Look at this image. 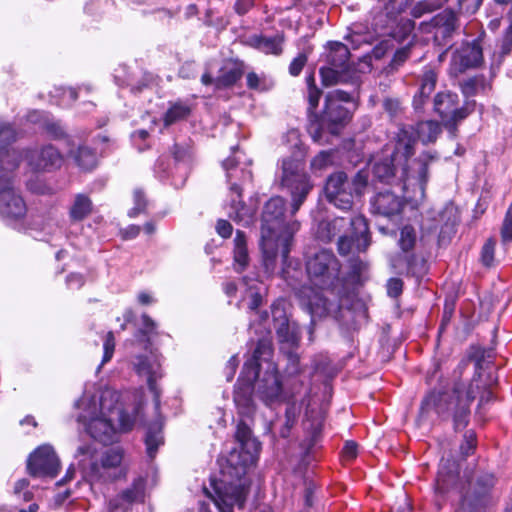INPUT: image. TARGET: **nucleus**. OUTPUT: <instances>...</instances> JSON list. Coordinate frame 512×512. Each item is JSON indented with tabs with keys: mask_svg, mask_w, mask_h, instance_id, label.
I'll return each instance as SVG.
<instances>
[{
	"mask_svg": "<svg viewBox=\"0 0 512 512\" xmlns=\"http://www.w3.org/2000/svg\"><path fill=\"white\" fill-rule=\"evenodd\" d=\"M441 133V127L436 121H422L416 126H405L399 129L396 135L395 155L396 159L403 163L415 154V145L417 139L423 144H429L436 141Z\"/></svg>",
	"mask_w": 512,
	"mask_h": 512,
	"instance_id": "obj_8",
	"label": "nucleus"
},
{
	"mask_svg": "<svg viewBox=\"0 0 512 512\" xmlns=\"http://www.w3.org/2000/svg\"><path fill=\"white\" fill-rule=\"evenodd\" d=\"M476 447V438L472 432L465 434L464 443L460 446L461 454L466 457L473 453Z\"/></svg>",
	"mask_w": 512,
	"mask_h": 512,
	"instance_id": "obj_55",
	"label": "nucleus"
},
{
	"mask_svg": "<svg viewBox=\"0 0 512 512\" xmlns=\"http://www.w3.org/2000/svg\"><path fill=\"white\" fill-rule=\"evenodd\" d=\"M126 474L123 465V451L120 448L106 450L97 465L93 466V479L113 481Z\"/></svg>",
	"mask_w": 512,
	"mask_h": 512,
	"instance_id": "obj_19",
	"label": "nucleus"
},
{
	"mask_svg": "<svg viewBox=\"0 0 512 512\" xmlns=\"http://www.w3.org/2000/svg\"><path fill=\"white\" fill-rule=\"evenodd\" d=\"M143 496V488L140 484H133L131 487L124 490L119 496L110 500L109 509L110 512H116V510L124 503L131 504L135 501L141 500Z\"/></svg>",
	"mask_w": 512,
	"mask_h": 512,
	"instance_id": "obj_35",
	"label": "nucleus"
},
{
	"mask_svg": "<svg viewBox=\"0 0 512 512\" xmlns=\"http://www.w3.org/2000/svg\"><path fill=\"white\" fill-rule=\"evenodd\" d=\"M256 394L266 406H274L285 401L281 376L272 364L256 384Z\"/></svg>",
	"mask_w": 512,
	"mask_h": 512,
	"instance_id": "obj_18",
	"label": "nucleus"
},
{
	"mask_svg": "<svg viewBox=\"0 0 512 512\" xmlns=\"http://www.w3.org/2000/svg\"><path fill=\"white\" fill-rule=\"evenodd\" d=\"M93 211V202L86 194H76L69 207V219L71 222H80L87 218Z\"/></svg>",
	"mask_w": 512,
	"mask_h": 512,
	"instance_id": "obj_30",
	"label": "nucleus"
},
{
	"mask_svg": "<svg viewBox=\"0 0 512 512\" xmlns=\"http://www.w3.org/2000/svg\"><path fill=\"white\" fill-rule=\"evenodd\" d=\"M349 220L343 217H337L331 221H321L317 228V237L324 241H331L342 231H347Z\"/></svg>",
	"mask_w": 512,
	"mask_h": 512,
	"instance_id": "obj_31",
	"label": "nucleus"
},
{
	"mask_svg": "<svg viewBox=\"0 0 512 512\" xmlns=\"http://www.w3.org/2000/svg\"><path fill=\"white\" fill-rule=\"evenodd\" d=\"M349 265L353 277L360 278L362 273L367 269V264L359 258H351Z\"/></svg>",
	"mask_w": 512,
	"mask_h": 512,
	"instance_id": "obj_60",
	"label": "nucleus"
},
{
	"mask_svg": "<svg viewBox=\"0 0 512 512\" xmlns=\"http://www.w3.org/2000/svg\"><path fill=\"white\" fill-rule=\"evenodd\" d=\"M146 208V200L141 190L134 191V207L129 211L130 217H135L139 213L144 212Z\"/></svg>",
	"mask_w": 512,
	"mask_h": 512,
	"instance_id": "obj_50",
	"label": "nucleus"
},
{
	"mask_svg": "<svg viewBox=\"0 0 512 512\" xmlns=\"http://www.w3.org/2000/svg\"><path fill=\"white\" fill-rule=\"evenodd\" d=\"M501 236L503 241H511L512 240V203L506 213L502 230H501Z\"/></svg>",
	"mask_w": 512,
	"mask_h": 512,
	"instance_id": "obj_53",
	"label": "nucleus"
},
{
	"mask_svg": "<svg viewBox=\"0 0 512 512\" xmlns=\"http://www.w3.org/2000/svg\"><path fill=\"white\" fill-rule=\"evenodd\" d=\"M446 1L447 0H421L413 6L411 14L415 18H420L424 14L432 13L441 8Z\"/></svg>",
	"mask_w": 512,
	"mask_h": 512,
	"instance_id": "obj_43",
	"label": "nucleus"
},
{
	"mask_svg": "<svg viewBox=\"0 0 512 512\" xmlns=\"http://www.w3.org/2000/svg\"><path fill=\"white\" fill-rule=\"evenodd\" d=\"M404 206L403 197L389 189L377 192L370 199L371 213L388 219L400 215Z\"/></svg>",
	"mask_w": 512,
	"mask_h": 512,
	"instance_id": "obj_21",
	"label": "nucleus"
},
{
	"mask_svg": "<svg viewBox=\"0 0 512 512\" xmlns=\"http://www.w3.org/2000/svg\"><path fill=\"white\" fill-rule=\"evenodd\" d=\"M437 79L438 74L434 69L430 67H426L424 69L420 80L419 90L415 94L413 99V105L415 109L421 108L424 105L425 101L428 100L430 95L435 90Z\"/></svg>",
	"mask_w": 512,
	"mask_h": 512,
	"instance_id": "obj_27",
	"label": "nucleus"
},
{
	"mask_svg": "<svg viewBox=\"0 0 512 512\" xmlns=\"http://www.w3.org/2000/svg\"><path fill=\"white\" fill-rule=\"evenodd\" d=\"M403 290V281L400 278H391L387 282V293L390 297H398Z\"/></svg>",
	"mask_w": 512,
	"mask_h": 512,
	"instance_id": "obj_57",
	"label": "nucleus"
},
{
	"mask_svg": "<svg viewBox=\"0 0 512 512\" xmlns=\"http://www.w3.org/2000/svg\"><path fill=\"white\" fill-rule=\"evenodd\" d=\"M216 231L221 237L229 238L232 234L233 228L227 220L220 219L217 222Z\"/></svg>",
	"mask_w": 512,
	"mask_h": 512,
	"instance_id": "obj_62",
	"label": "nucleus"
},
{
	"mask_svg": "<svg viewBox=\"0 0 512 512\" xmlns=\"http://www.w3.org/2000/svg\"><path fill=\"white\" fill-rule=\"evenodd\" d=\"M408 161L406 159L403 163H400L396 159L395 150L391 154L390 158H384L375 163L373 173L376 178L380 181L390 183L392 179L397 178L403 183L402 190L408 189L409 173H408Z\"/></svg>",
	"mask_w": 512,
	"mask_h": 512,
	"instance_id": "obj_20",
	"label": "nucleus"
},
{
	"mask_svg": "<svg viewBox=\"0 0 512 512\" xmlns=\"http://www.w3.org/2000/svg\"><path fill=\"white\" fill-rule=\"evenodd\" d=\"M465 481L459 483V467L453 459L440 462L435 491L444 496L459 487L461 501L456 512H481L489 503L490 491L494 486V477L482 471H466Z\"/></svg>",
	"mask_w": 512,
	"mask_h": 512,
	"instance_id": "obj_4",
	"label": "nucleus"
},
{
	"mask_svg": "<svg viewBox=\"0 0 512 512\" xmlns=\"http://www.w3.org/2000/svg\"><path fill=\"white\" fill-rule=\"evenodd\" d=\"M257 378V369L252 364H244L241 376L237 380L234 389L233 400L238 414L250 418L256 411L253 399V382Z\"/></svg>",
	"mask_w": 512,
	"mask_h": 512,
	"instance_id": "obj_14",
	"label": "nucleus"
},
{
	"mask_svg": "<svg viewBox=\"0 0 512 512\" xmlns=\"http://www.w3.org/2000/svg\"><path fill=\"white\" fill-rule=\"evenodd\" d=\"M350 51L346 45L341 42H331L326 55V61L329 66H333L342 71L348 72L350 69Z\"/></svg>",
	"mask_w": 512,
	"mask_h": 512,
	"instance_id": "obj_28",
	"label": "nucleus"
},
{
	"mask_svg": "<svg viewBox=\"0 0 512 512\" xmlns=\"http://www.w3.org/2000/svg\"><path fill=\"white\" fill-rule=\"evenodd\" d=\"M241 77V71L238 68H223L220 75L215 79L217 89L226 88L235 84Z\"/></svg>",
	"mask_w": 512,
	"mask_h": 512,
	"instance_id": "obj_42",
	"label": "nucleus"
},
{
	"mask_svg": "<svg viewBox=\"0 0 512 512\" xmlns=\"http://www.w3.org/2000/svg\"><path fill=\"white\" fill-rule=\"evenodd\" d=\"M416 239L417 237L415 229L410 225L404 226L400 231V248L405 252L412 250L415 246Z\"/></svg>",
	"mask_w": 512,
	"mask_h": 512,
	"instance_id": "obj_44",
	"label": "nucleus"
},
{
	"mask_svg": "<svg viewBox=\"0 0 512 512\" xmlns=\"http://www.w3.org/2000/svg\"><path fill=\"white\" fill-rule=\"evenodd\" d=\"M115 349V339L112 332H108L104 341V355L102 364L110 361Z\"/></svg>",
	"mask_w": 512,
	"mask_h": 512,
	"instance_id": "obj_54",
	"label": "nucleus"
},
{
	"mask_svg": "<svg viewBox=\"0 0 512 512\" xmlns=\"http://www.w3.org/2000/svg\"><path fill=\"white\" fill-rule=\"evenodd\" d=\"M281 185L291 193L292 214H295L312 189L309 176L300 161L290 158L282 161Z\"/></svg>",
	"mask_w": 512,
	"mask_h": 512,
	"instance_id": "obj_10",
	"label": "nucleus"
},
{
	"mask_svg": "<svg viewBox=\"0 0 512 512\" xmlns=\"http://www.w3.org/2000/svg\"><path fill=\"white\" fill-rule=\"evenodd\" d=\"M191 113V107L183 101H176L170 104L163 121L165 126H170L178 121L186 119Z\"/></svg>",
	"mask_w": 512,
	"mask_h": 512,
	"instance_id": "obj_36",
	"label": "nucleus"
},
{
	"mask_svg": "<svg viewBox=\"0 0 512 512\" xmlns=\"http://www.w3.org/2000/svg\"><path fill=\"white\" fill-rule=\"evenodd\" d=\"M75 458L78 459L79 467L92 477L93 466L98 463L96 447L92 444L80 445L76 450Z\"/></svg>",
	"mask_w": 512,
	"mask_h": 512,
	"instance_id": "obj_33",
	"label": "nucleus"
},
{
	"mask_svg": "<svg viewBox=\"0 0 512 512\" xmlns=\"http://www.w3.org/2000/svg\"><path fill=\"white\" fill-rule=\"evenodd\" d=\"M223 167L226 170L227 180L231 183V204L229 217L238 224L249 226L253 223L255 218V210L247 207L241 200V188L237 182L233 180H241L243 182L252 179L250 170L238 169L234 159L228 158L223 162Z\"/></svg>",
	"mask_w": 512,
	"mask_h": 512,
	"instance_id": "obj_9",
	"label": "nucleus"
},
{
	"mask_svg": "<svg viewBox=\"0 0 512 512\" xmlns=\"http://www.w3.org/2000/svg\"><path fill=\"white\" fill-rule=\"evenodd\" d=\"M380 11L373 19L376 30H386L393 27L398 16L410 5V0H379Z\"/></svg>",
	"mask_w": 512,
	"mask_h": 512,
	"instance_id": "obj_23",
	"label": "nucleus"
},
{
	"mask_svg": "<svg viewBox=\"0 0 512 512\" xmlns=\"http://www.w3.org/2000/svg\"><path fill=\"white\" fill-rule=\"evenodd\" d=\"M434 159H435L434 155H432V154H430L428 152H425V153H422L418 157V159L416 160V163L419 166L418 178H417V181H418V195L408 196L411 200H413L415 202H418V201H422L424 199L426 184H427L428 178H429V176H428V165Z\"/></svg>",
	"mask_w": 512,
	"mask_h": 512,
	"instance_id": "obj_32",
	"label": "nucleus"
},
{
	"mask_svg": "<svg viewBox=\"0 0 512 512\" xmlns=\"http://www.w3.org/2000/svg\"><path fill=\"white\" fill-rule=\"evenodd\" d=\"M350 100V94L345 91L329 92L325 97V107L319 120V127L328 130L331 134H337L350 118L349 111L342 105Z\"/></svg>",
	"mask_w": 512,
	"mask_h": 512,
	"instance_id": "obj_11",
	"label": "nucleus"
},
{
	"mask_svg": "<svg viewBox=\"0 0 512 512\" xmlns=\"http://www.w3.org/2000/svg\"><path fill=\"white\" fill-rule=\"evenodd\" d=\"M321 95H322V92L319 88H311L308 90L307 99H308V103H309V108H308L309 113H311V114L315 113V110L319 104Z\"/></svg>",
	"mask_w": 512,
	"mask_h": 512,
	"instance_id": "obj_59",
	"label": "nucleus"
},
{
	"mask_svg": "<svg viewBox=\"0 0 512 512\" xmlns=\"http://www.w3.org/2000/svg\"><path fill=\"white\" fill-rule=\"evenodd\" d=\"M410 56V48L408 46L402 47L398 49L390 64L386 68L387 73H393L395 72L401 65H403L404 62L409 58Z\"/></svg>",
	"mask_w": 512,
	"mask_h": 512,
	"instance_id": "obj_45",
	"label": "nucleus"
},
{
	"mask_svg": "<svg viewBox=\"0 0 512 512\" xmlns=\"http://www.w3.org/2000/svg\"><path fill=\"white\" fill-rule=\"evenodd\" d=\"M479 390L477 379L469 384L455 381L450 390L430 392L421 402L420 415L424 417L433 410L442 419L452 416L455 430L463 429L468 424L470 404Z\"/></svg>",
	"mask_w": 512,
	"mask_h": 512,
	"instance_id": "obj_6",
	"label": "nucleus"
},
{
	"mask_svg": "<svg viewBox=\"0 0 512 512\" xmlns=\"http://www.w3.org/2000/svg\"><path fill=\"white\" fill-rule=\"evenodd\" d=\"M383 109L390 117H395L401 111L400 102L397 99L385 98L383 101Z\"/></svg>",
	"mask_w": 512,
	"mask_h": 512,
	"instance_id": "obj_58",
	"label": "nucleus"
},
{
	"mask_svg": "<svg viewBox=\"0 0 512 512\" xmlns=\"http://www.w3.org/2000/svg\"><path fill=\"white\" fill-rule=\"evenodd\" d=\"M333 154L329 151H321L311 161V167L315 170H322L332 165Z\"/></svg>",
	"mask_w": 512,
	"mask_h": 512,
	"instance_id": "obj_47",
	"label": "nucleus"
},
{
	"mask_svg": "<svg viewBox=\"0 0 512 512\" xmlns=\"http://www.w3.org/2000/svg\"><path fill=\"white\" fill-rule=\"evenodd\" d=\"M349 233L339 236L338 252L341 255H348L354 252H364L370 245L369 228L363 216H355L349 219Z\"/></svg>",
	"mask_w": 512,
	"mask_h": 512,
	"instance_id": "obj_15",
	"label": "nucleus"
},
{
	"mask_svg": "<svg viewBox=\"0 0 512 512\" xmlns=\"http://www.w3.org/2000/svg\"><path fill=\"white\" fill-rule=\"evenodd\" d=\"M15 139L11 125L0 121V217L9 225L21 223L28 212L27 204L15 186L14 171L21 161L20 153L9 148Z\"/></svg>",
	"mask_w": 512,
	"mask_h": 512,
	"instance_id": "obj_5",
	"label": "nucleus"
},
{
	"mask_svg": "<svg viewBox=\"0 0 512 512\" xmlns=\"http://www.w3.org/2000/svg\"><path fill=\"white\" fill-rule=\"evenodd\" d=\"M43 128L54 137H60L63 135V130L59 124L52 122L49 119L44 120Z\"/></svg>",
	"mask_w": 512,
	"mask_h": 512,
	"instance_id": "obj_64",
	"label": "nucleus"
},
{
	"mask_svg": "<svg viewBox=\"0 0 512 512\" xmlns=\"http://www.w3.org/2000/svg\"><path fill=\"white\" fill-rule=\"evenodd\" d=\"M235 437L239 449H232L220 463L221 479L211 482V491L204 488L206 495L220 512H233L235 507L243 508L249 492L244 476L248 468L257 461L261 450L260 442L253 437L245 422H239Z\"/></svg>",
	"mask_w": 512,
	"mask_h": 512,
	"instance_id": "obj_1",
	"label": "nucleus"
},
{
	"mask_svg": "<svg viewBox=\"0 0 512 512\" xmlns=\"http://www.w3.org/2000/svg\"><path fill=\"white\" fill-rule=\"evenodd\" d=\"M435 29L434 39L440 45H446L447 40L451 38L458 28V20L453 10L445 9L431 20Z\"/></svg>",
	"mask_w": 512,
	"mask_h": 512,
	"instance_id": "obj_25",
	"label": "nucleus"
},
{
	"mask_svg": "<svg viewBox=\"0 0 512 512\" xmlns=\"http://www.w3.org/2000/svg\"><path fill=\"white\" fill-rule=\"evenodd\" d=\"M309 309L313 315L323 316L328 311V302L326 299L315 295V302H309Z\"/></svg>",
	"mask_w": 512,
	"mask_h": 512,
	"instance_id": "obj_49",
	"label": "nucleus"
},
{
	"mask_svg": "<svg viewBox=\"0 0 512 512\" xmlns=\"http://www.w3.org/2000/svg\"><path fill=\"white\" fill-rule=\"evenodd\" d=\"M495 242L488 240L482 247L481 261L485 266H491L494 260Z\"/></svg>",
	"mask_w": 512,
	"mask_h": 512,
	"instance_id": "obj_51",
	"label": "nucleus"
},
{
	"mask_svg": "<svg viewBox=\"0 0 512 512\" xmlns=\"http://www.w3.org/2000/svg\"><path fill=\"white\" fill-rule=\"evenodd\" d=\"M234 262L236 271H243L249 264V254L245 234L237 230L234 239Z\"/></svg>",
	"mask_w": 512,
	"mask_h": 512,
	"instance_id": "obj_34",
	"label": "nucleus"
},
{
	"mask_svg": "<svg viewBox=\"0 0 512 512\" xmlns=\"http://www.w3.org/2000/svg\"><path fill=\"white\" fill-rule=\"evenodd\" d=\"M320 75L324 86L329 87L347 80V72L333 66L322 67Z\"/></svg>",
	"mask_w": 512,
	"mask_h": 512,
	"instance_id": "obj_39",
	"label": "nucleus"
},
{
	"mask_svg": "<svg viewBox=\"0 0 512 512\" xmlns=\"http://www.w3.org/2000/svg\"><path fill=\"white\" fill-rule=\"evenodd\" d=\"M357 444L354 441H347L342 450V456L345 460L350 461L357 456Z\"/></svg>",
	"mask_w": 512,
	"mask_h": 512,
	"instance_id": "obj_61",
	"label": "nucleus"
},
{
	"mask_svg": "<svg viewBox=\"0 0 512 512\" xmlns=\"http://www.w3.org/2000/svg\"><path fill=\"white\" fill-rule=\"evenodd\" d=\"M272 313L274 318V328L279 342L290 346L296 345L299 340L296 325L289 323V320L282 309L273 307Z\"/></svg>",
	"mask_w": 512,
	"mask_h": 512,
	"instance_id": "obj_26",
	"label": "nucleus"
},
{
	"mask_svg": "<svg viewBox=\"0 0 512 512\" xmlns=\"http://www.w3.org/2000/svg\"><path fill=\"white\" fill-rule=\"evenodd\" d=\"M67 285L71 289H79L84 284V277L79 273H71L67 276Z\"/></svg>",
	"mask_w": 512,
	"mask_h": 512,
	"instance_id": "obj_63",
	"label": "nucleus"
},
{
	"mask_svg": "<svg viewBox=\"0 0 512 512\" xmlns=\"http://www.w3.org/2000/svg\"><path fill=\"white\" fill-rule=\"evenodd\" d=\"M142 327L136 332L135 338L138 343H143L145 349L150 345L151 336L156 334L157 324L156 322L147 314H142Z\"/></svg>",
	"mask_w": 512,
	"mask_h": 512,
	"instance_id": "obj_37",
	"label": "nucleus"
},
{
	"mask_svg": "<svg viewBox=\"0 0 512 512\" xmlns=\"http://www.w3.org/2000/svg\"><path fill=\"white\" fill-rule=\"evenodd\" d=\"M73 157L77 165L84 170L94 168L97 163L95 152L86 146H80L74 153Z\"/></svg>",
	"mask_w": 512,
	"mask_h": 512,
	"instance_id": "obj_40",
	"label": "nucleus"
},
{
	"mask_svg": "<svg viewBox=\"0 0 512 512\" xmlns=\"http://www.w3.org/2000/svg\"><path fill=\"white\" fill-rule=\"evenodd\" d=\"M458 95L450 91L439 92L434 98V110L441 117L444 126L452 131L457 124L465 119L475 107V101H467L458 107Z\"/></svg>",
	"mask_w": 512,
	"mask_h": 512,
	"instance_id": "obj_12",
	"label": "nucleus"
},
{
	"mask_svg": "<svg viewBox=\"0 0 512 512\" xmlns=\"http://www.w3.org/2000/svg\"><path fill=\"white\" fill-rule=\"evenodd\" d=\"M27 161L34 171H50L61 166L62 156L54 146L47 145L30 151L27 154Z\"/></svg>",
	"mask_w": 512,
	"mask_h": 512,
	"instance_id": "obj_24",
	"label": "nucleus"
},
{
	"mask_svg": "<svg viewBox=\"0 0 512 512\" xmlns=\"http://www.w3.org/2000/svg\"><path fill=\"white\" fill-rule=\"evenodd\" d=\"M306 63L307 55L305 53L298 54V56L295 57L289 65V73L294 77L298 76L301 73L304 66L306 65Z\"/></svg>",
	"mask_w": 512,
	"mask_h": 512,
	"instance_id": "obj_52",
	"label": "nucleus"
},
{
	"mask_svg": "<svg viewBox=\"0 0 512 512\" xmlns=\"http://www.w3.org/2000/svg\"><path fill=\"white\" fill-rule=\"evenodd\" d=\"M489 87L484 76H474L460 83L462 93L466 97H472Z\"/></svg>",
	"mask_w": 512,
	"mask_h": 512,
	"instance_id": "obj_38",
	"label": "nucleus"
},
{
	"mask_svg": "<svg viewBox=\"0 0 512 512\" xmlns=\"http://www.w3.org/2000/svg\"><path fill=\"white\" fill-rule=\"evenodd\" d=\"M147 452L150 457H154L159 445L162 442V437L159 433L148 432L145 438Z\"/></svg>",
	"mask_w": 512,
	"mask_h": 512,
	"instance_id": "obj_48",
	"label": "nucleus"
},
{
	"mask_svg": "<svg viewBox=\"0 0 512 512\" xmlns=\"http://www.w3.org/2000/svg\"><path fill=\"white\" fill-rule=\"evenodd\" d=\"M272 353V347L271 343L265 339L259 340L257 343V346L253 352L252 358L247 361L245 364H252L254 365L255 369H257V376L259 375V361L260 360H266L268 357L271 356Z\"/></svg>",
	"mask_w": 512,
	"mask_h": 512,
	"instance_id": "obj_41",
	"label": "nucleus"
},
{
	"mask_svg": "<svg viewBox=\"0 0 512 512\" xmlns=\"http://www.w3.org/2000/svg\"><path fill=\"white\" fill-rule=\"evenodd\" d=\"M484 62L483 49L478 40L464 42L451 55L449 74L458 76L469 69H475Z\"/></svg>",
	"mask_w": 512,
	"mask_h": 512,
	"instance_id": "obj_16",
	"label": "nucleus"
},
{
	"mask_svg": "<svg viewBox=\"0 0 512 512\" xmlns=\"http://www.w3.org/2000/svg\"><path fill=\"white\" fill-rule=\"evenodd\" d=\"M299 227L298 221L287 220L286 203L282 197H272L267 201L262 212L260 239L263 264L267 272H274L279 256L283 264L286 263L293 235Z\"/></svg>",
	"mask_w": 512,
	"mask_h": 512,
	"instance_id": "obj_3",
	"label": "nucleus"
},
{
	"mask_svg": "<svg viewBox=\"0 0 512 512\" xmlns=\"http://www.w3.org/2000/svg\"><path fill=\"white\" fill-rule=\"evenodd\" d=\"M249 42L251 46L260 50L265 54H272L279 56L283 51L284 35L277 34L273 37H266L263 35H253L250 37Z\"/></svg>",
	"mask_w": 512,
	"mask_h": 512,
	"instance_id": "obj_29",
	"label": "nucleus"
},
{
	"mask_svg": "<svg viewBox=\"0 0 512 512\" xmlns=\"http://www.w3.org/2000/svg\"><path fill=\"white\" fill-rule=\"evenodd\" d=\"M60 469V460L49 444L35 449L27 461L28 473L33 477H55Z\"/></svg>",
	"mask_w": 512,
	"mask_h": 512,
	"instance_id": "obj_17",
	"label": "nucleus"
},
{
	"mask_svg": "<svg viewBox=\"0 0 512 512\" xmlns=\"http://www.w3.org/2000/svg\"><path fill=\"white\" fill-rule=\"evenodd\" d=\"M307 273L316 286L324 288L338 277L340 264L329 250H321L306 265Z\"/></svg>",
	"mask_w": 512,
	"mask_h": 512,
	"instance_id": "obj_13",
	"label": "nucleus"
},
{
	"mask_svg": "<svg viewBox=\"0 0 512 512\" xmlns=\"http://www.w3.org/2000/svg\"><path fill=\"white\" fill-rule=\"evenodd\" d=\"M483 0H458L459 9L465 14H474L480 7Z\"/></svg>",
	"mask_w": 512,
	"mask_h": 512,
	"instance_id": "obj_56",
	"label": "nucleus"
},
{
	"mask_svg": "<svg viewBox=\"0 0 512 512\" xmlns=\"http://www.w3.org/2000/svg\"><path fill=\"white\" fill-rule=\"evenodd\" d=\"M368 186V173L361 170L352 180L345 172L338 171L331 174L326 181L325 195L330 203L342 210H350L354 198L364 195Z\"/></svg>",
	"mask_w": 512,
	"mask_h": 512,
	"instance_id": "obj_7",
	"label": "nucleus"
},
{
	"mask_svg": "<svg viewBox=\"0 0 512 512\" xmlns=\"http://www.w3.org/2000/svg\"><path fill=\"white\" fill-rule=\"evenodd\" d=\"M134 369L138 375L147 379L149 389L155 394L156 405L159 404V393L156 387V380L161 377V365L158 355L149 350L148 354L138 355L133 361Z\"/></svg>",
	"mask_w": 512,
	"mask_h": 512,
	"instance_id": "obj_22",
	"label": "nucleus"
},
{
	"mask_svg": "<svg viewBox=\"0 0 512 512\" xmlns=\"http://www.w3.org/2000/svg\"><path fill=\"white\" fill-rule=\"evenodd\" d=\"M76 406L82 409L78 421L85 426L91 437L102 442L112 440L116 421L124 431L134 425L135 419L119 407V394L109 388L101 390L98 396L92 398L85 393L76 402Z\"/></svg>",
	"mask_w": 512,
	"mask_h": 512,
	"instance_id": "obj_2",
	"label": "nucleus"
},
{
	"mask_svg": "<svg viewBox=\"0 0 512 512\" xmlns=\"http://www.w3.org/2000/svg\"><path fill=\"white\" fill-rule=\"evenodd\" d=\"M509 26L505 30L502 43L499 50L500 58L508 55L512 50V7L508 13Z\"/></svg>",
	"mask_w": 512,
	"mask_h": 512,
	"instance_id": "obj_46",
	"label": "nucleus"
}]
</instances>
